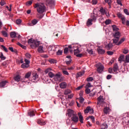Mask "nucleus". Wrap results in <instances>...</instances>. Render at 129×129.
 I'll list each match as a JSON object with an SVG mask.
<instances>
[{"instance_id": "f257e3e1", "label": "nucleus", "mask_w": 129, "mask_h": 129, "mask_svg": "<svg viewBox=\"0 0 129 129\" xmlns=\"http://www.w3.org/2000/svg\"><path fill=\"white\" fill-rule=\"evenodd\" d=\"M34 7L35 9H37V12L38 13V14H37V17L38 18V19H42V18H43V16L40 15L39 14H43V13H44L46 10V8L45 7L44 4H36Z\"/></svg>"}, {"instance_id": "f03ea898", "label": "nucleus", "mask_w": 129, "mask_h": 129, "mask_svg": "<svg viewBox=\"0 0 129 129\" xmlns=\"http://www.w3.org/2000/svg\"><path fill=\"white\" fill-rule=\"evenodd\" d=\"M97 71L98 73H101L103 71V70L104 69V66L102 65L101 63H98L97 64Z\"/></svg>"}, {"instance_id": "7ed1b4c3", "label": "nucleus", "mask_w": 129, "mask_h": 129, "mask_svg": "<svg viewBox=\"0 0 129 129\" xmlns=\"http://www.w3.org/2000/svg\"><path fill=\"white\" fill-rule=\"evenodd\" d=\"M97 104H104L105 103V99L103 97V96H100L97 98Z\"/></svg>"}, {"instance_id": "20e7f679", "label": "nucleus", "mask_w": 129, "mask_h": 129, "mask_svg": "<svg viewBox=\"0 0 129 129\" xmlns=\"http://www.w3.org/2000/svg\"><path fill=\"white\" fill-rule=\"evenodd\" d=\"M98 18V15L97 14L93 13V14H91V20L93 21L94 23L96 22V20Z\"/></svg>"}, {"instance_id": "39448f33", "label": "nucleus", "mask_w": 129, "mask_h": 129, "mask_svg": "<svg viewBox=\"0 0 129 129\" xmlns=\"http://www.w3.org/2000/svg\"><path fill=\"white\" fill-rule=\"evenodd\" d=\"M113 36L114 38H120L121 37V33L119 31H116L113 33Z\"/></svg>"}, {"instance_id": "423d86ee", "label": "nucleus", "mask_w": 129, "mask_h": 129, "mask_svg": "<svg viewBox=\"0 0 129 129\" xmlns=\"http://www.w3.org/2000/svg\"><path fill=\"white\" fill-rule=\"evenodd\" d=\"M72 116L71 119L73 121H74V122H77L78 121V116H77L76 113L73 114Z\"/></svg>"}, {"instance_id": "0eeeda50", "label": "nucleus", "mask_w": 129, "mask_h": 129, "mask_svg": "<svg viewBox=\"0 0 129 129\" xmlns=\"http://www.w3.org/2000/svg\"><path fill=\"white\" fill-rule=\"evenodd\" d=\"M53 48L54 47L53 46H49L47 48L48 53L52 54H54V52H55V51L53 49Z\"/></svg>"}, {"instance_id": "6e6552de", "label": "nucleus", "mask_w": 129, "mask_h": 129, "mask_svg": "<svg viewBox=\"0 0 129 129\" xmlns=\"http://www.w3.org/2000/svg\"><path fill=\"white\" fill-rule=\"evenodd\" d=\"M39 45H40V42L37 40H35L33 43V45H31V48L34 49V48L39 47Z\"/></svg>"}, {"instance_id": "1a4fd4ad", "label": "nucleus", "mask_w": 129, "mask_h": 129, "mask_svg": "<svg viewBox=\"0 0 129 129\" xmlns=\"http://www.w3.org/2000/svg\"><path fill=\"white\" fill-rule=\"evenodd\" d=\"M32 78L34 81H36V80H38V79L39 78V75L37 73H34L32 74Z\"/></svg>"}, {"instance_id": "9d476101", "label": "nucleus", "mask_w": 129, "mask_h": 129, "mask_svg": "<svg viewBox=\"0 0 129 129\" xmlns=\"http://www.w3.org/2000/svg\"><path fill=\"white\" fill-rule=\"evenodd\" d=\"M68 114L69 116H70V117H71V116H73V114H75V113H74V111L70 109L68 110Z\"/></svg>"}, {"instance_id": "9b49d317", "label": "nucleus", "mask_w": 129, "mask_h": 129, "mask_svg": "<svg viewBox=\"0 0 129 129\" xmlns=\"http://www.w3.org/2000/svg\"><path fill=\"white\" fill-rule=\"evenodd\" d=\"M93 22V20H91V19L89 18V19H88V21H87L86 23V25L87 26V27L92 26Z\"/></svg>"}, {"instance_id": "f8f14e48", "label": "nucleus", "mask_w": 129, "mask_h": 129, "mask_svg": "<svg viewBox=\"0 0 129 129\" xmlns=\"http://www.w3.org/2000/svg\"><path fill=\"white\" fill-rule=\"evenodd\" d=\"M113 71L114 72V73H116L117 71H118V66H117V63H115L114 65Z\"/></svg>"}, {"instance_id": "ddd939ff", "label": "nucleus", "mask_w": 129, "mask_h": 129, "mask_svg": "<svg viewBox=\"0 0 129 129\" xmlns=\"http://www.w3.org/2000/svg\"><path fill=\"white\" fill-rule=\"evenodd\" d=\"M37 123L40 124V125H45L46 124L45 121L41 119L37 120Z\"/></svg>"}, {"instance_id": "4468645a", "label": "nucleus", "mask_w": 129, "mask_h": 129, "mask_svg": "<svg viewBox=\"0 0 129 129\" xmlns=\"http://www.w3.org/2000/svg\"><path fill=\"white\" fill-rule=\"evenodd\" d=\"M35 39H33V38H31L28 40V43L30 45V46L31 47V45H34V43H35Z\"/></svg>"}, {"instance_id": "2eb2a0df", "label": "nucleus", "mask_w": 129, "mask_h": 129, "mask_svg": "<svg viewBox=\"0 0 129 129\" xmlns=\"http://www.w3.org/2000/svg\"><path fill=\"white\" fill-rule=\"evenodd\" d=\"M78 114L79 115V118L80 122H81V123H83V116L81 115V113L79 112Z\"/></svg>"}, {"instance_id": "dca6fc26", "label": "nucleus", "mask_w": 129, "mask_h": 129, "mask_svg": "<svg viewBox=\"0 0 129 129\" xmlns=\"http://www.w3.org/2000/svg\"><path fill=\"white\" fill-rule=\"evenodd\" d=\"M97 51L99 54H100V55H103V54L105 53V50H104V49L99 48L97 49Z\"/></svg>"}, {"instance_id": "f3484780", "label": "nucleus", "mask_w": 129, "mask_h": 129, "mask_svg": "<svg viewBox=\"0 0 129 129\" xmlns=\"http://www.w3.org/2000/svg\"><path fill=\"white\" fill-rule=\"evenodd\" d=\"M112 43H109L107 45L105 46V48L107 49V50H110L111 48H112Z\"/></svg>"}, {"instance_id": "a211bd4d", "label": "nucleus", "mask_w": 129, "mask_h": 129, "mask_svg": "<svg viewBox=\"0 0 129 129\" xmlns=\"http://www.w3.org/2000/svg\"><path fill=\"white\" fill-rule=\"evenodd\" d=\"M59 86L60 88H62L63 89L64 88H66V87L67 86V84H66V83H64V82L61 83L59 84Z\"/></svg>"}, {"instance_id": "6ab92c4d", "label": "nucleus", "mask_w": 129, "mask_h": 129, "mask_svg": "<svg viewBox=\"0 0 129 129\" xmlns=\"http://www.w3.org/2000/svg\"><path fill=\"white\" fill-rule=\"evenodd\" d=\"M60 78H61V75H60V73L54 75V79H57L58 81H59Z\"/></svg>"}, {"instance_id": "aec40b11", "label": "nucleus", "mask_w": 129, "mask_h": 129, "mask_svg": "<svg viewBox=\"0 0 129 129\" xmlns=\"http://www.w3.org/2000/svg\"><path fill=\"white\" fill-rule=\"evenodd\" d=\"M8 83L7 81H3L0 83V87L2 88L3 87H5L6 86V84Z\"/></svg>"}, {"instance_id": "412c9836", "label": "nucleus", "mask_w": 129, "mask_h": 129, "mask_svg": "<svg viewBox=\"0 0 129 129\" xmlns=\"http://www.w3.org/2000/svg\"><path fill=\"white\" fill-rule=\"evenodd\" d=\"M46 3L50 7L54 6V2L52 0H46Z\"/></svg>"}, {"instance_id": "4be33fe9", "label": "nucleus", "mask_w": 129, "mask_h": 129, "mask_svg": "<svg viewBox=\"0 0 129 129\" xmlns=\"http://www.w3.org/2000/svg\"><path fill=\"white\" fill-rule=\"evenodd\" d=\"M119 40V38L114 37L113 39V44H116V45H117L118 44V41Z\"/></svg>"}, {"instance_id": "5701e85b", "label": "nucleus", "mask_w": 129, "mask_h": 129, "mask_svg": "<svg viewBox=\"0 0 129 129\" xmlns=\"http://www.w3.org/2000/svg\"><path fill=\"white\" fill-rule=\"evenodd\" d=\"M124 41H125V38L122 37L120 40V41L118 42V43L117 44V45L119 46V45H121V44H122V43H123V42H124Z\"/></svg>"}, {"instance_id": "b1692460", "label": "nucleus", "mask_w": 129, "mask_h": 129, "mask_svg": "<svg viewBox=\"0 0 129 129\" xmlns=\"http://www.w3.org/2000/svg\"><path fill=\"white\" fill-rule=\"evenodd\" d=\"M21 67L23 69H25L26 68H29V67H30V64L24 63L21 65Z\"/></svg>"}, {"instance_id": "393cba45", "label": "nucleus", "mask_w": 129, "mask_h": 129, "mask_svg": "<svg viewBox=\"0 0 129 129\" xmlns=\"http://www.w3.org/2000/svg\"><path fill=\"white\" fill-rule=\"evenodd\" d=\"M14 80L17 82H19V81L21 80V76H20V75L16 76L15 77H14Z\"/></svg>"}, {"instance_id": "a878e982", "label": "nucleus", "mask_w": 129, "mask_h": 129, "mask_svg": "<svg viewBox=\"0 0 129 129\" xmlns=\"http://www.w3.org/2000/svg\"><path fill=\"white\" fill-rule=\"evenodd\" d=\"M72 91H71L70 89H67L64 91V94L65 95H68V94H70L71 93H72Z\"/></svg>"}, {"instance_id": "bb28decb", "label": "nucleus", "mask_w": 129, "mask_h": 129, "mask_svg": "<svg viewBox=\"0 0 129 129\" xmlns=\"http://www.w3.org/2000/svg\"><path fill=\"white\" fill-rule=\"evenodd\" d=\"M118 61L120 62V63H121L122 61L124 62V55H121L120 57L118 58Z\"/></svg>"}, {"instance_id": "cd10ccee", "label": "nucleus", "mask_w": 129, "mask_h": 129, "mask_svg": "<svg viewBox=\"0 0 129 129\" xmlns=\"http://www.w3.org/2000/svg\"><path fill=\"white\" fill-rule=\"evenodd\" d=\"M109 107H106L104 108V112L106 114H107V113H109Z\"/></svg>"}, {"instance_id": "c85d7f7f", "label": "nucleus", "mask_w": 129, "mask_h": 129, "mask_svg": "<svg viewBox=\"0 0 129 129\" xmlns=\"http://www.w3.org/2000/svg\"><path fill=\"white\" fill-rule=\"evenodd\" d=\"M85 73V72H84V71L78 73L77 74V77H80V76H82V75H84Z\"/></svg>"}, {"instance_id": "c756f323", "label": "nucleus", "mask_w": 129, "mask_h": 129, "mask_svg": "<svg viewBox=\"0 0 129 129\" xmlns=\"http://www.w3.org/2000/svg\"><path fill=\"white\" fill-rule=\"evenodd\" d=\"M112 27L113 32H118L119 30V29H118V28H117V27H116L115 25H112Z\"/></svg>"}, {"instance_id": "7c9ffc66", "label": "nucleus", "mask_w": 129, "mask_h": 129, "mask_svg": "<svg viewBox=\"0 0 129 129\" xmlns=\"http://www.w3.org/2000/svg\"><path fill=\"white\" fill-rule=\"evenodd\" d=\"M10 37H11V38H16V37H17V34L15 32H12L10 33Z\"/></svg>"}, {"instance_id": "2f4dec72", "label": "nucleus", "mask_w": 129, "mask_h": 129, "mask_svg": "<svg viewBox=\"0 0 129 129\" xmlns=\"http://www.w3.org/2000/svg\"><path fill=\"white\" fill-rule=\"evenodd\" d=\"M38 51L39 52V53H44V50H43V46H39L38 48Z\"/></svg>"}, {"instance_id": "473e14b6", "label": "nucleus", "mask_w": 129, "mask_h": 129, "mask_svg": "<svg viewBox=\"0 0 129 129\" xmlns=\"http://www.w3.org/2000/svg\"><path fill=\"white\" fill-rule=\"evenodd\" d=\"M28 114L29 116H35V111H30Z\"/></svg>"}, {"instance_id": "72a5a7b5", "label": "nucleus", "mask_w": 129, "mask_h": 129, "mask_svg": "<svg viewBox=\"0 0 129 129\" xmlns=\"http://www.w3.org/2000/svg\"><path fill=\"white\" fill-rule=\"evenodd\" d=\"M3 36H4V37H5L6 38L8 37V32L7 31H2L1 32Z\"/></svg>"}, {"instance_id": "f704fd0d", "label": "nucleus", "mask_w": 129, "mask_h": 129, "mask_svg": "<svg viewBox=\"0 0 129 129\" xmlns=\"http://www.w3.org/2000/svg\"><path fill=\"white\" fill-rule=\"evenodd\" d=\"M17 45H18V46H20V47H21V48H22L24 50H26V49H27V47L26 46L23 45V44H21V43H20V42H18Z\"/></svg>"}, {"instance_id": "c9c22d12", "label": "nucleus", "mask_w": 129, "mask_h": 129, "mask_svg": "<svg viewBox=\"0 0 129 129\" xmlns=\"http://www.w3.org/2000/svg\"><path fill=\"white\" fill-rule=\"evenodd\" d=\"M100 13H101V15H105V10L101 7L100 10Z\"/></svg>"}, {"instance_id": "e433bc0d", "label": "nucleus", "mask_w": 129, "mask_h": 129, "mask_svg": "<svg viewBox=\"0 0 129 129\" xmlns=\"http://www.w3.org/2000/svg\"><path fill=\"white\" fill-rule=\"evenodd\" d=\"M48 76L50 77V78H53L55 77V75L51 72H50L48 73Z\"/></svg>"}, {"instance_id": "4c0bfd02", "label": "nucleus", "mask_w": 129, "mask_h": 129, "mask_svg": "<svg viewBox=\"0 0 129 129\" xmlns=\"http://www.w3.org/2000/svg\"><path fill=\"white\" fill-rule=\"evenodd\" d=\"M31 74H32V73L31 72H28L25 76V78H29L30 77H31Z\"/></svg>"}, {"instance_id": "58836bf2", "label": "nucleus", "mask_w": 129, "mask_h": 129, "mask_svg": "<svg viewBox=\"0 0 129 129\" xmlns=\"http://www.w3.org/2000/svg\"><path fill=\"white\" fill-rule=\"evenodd\" d=\"M74 55H77L79 53H80V50H79V48H77L76 49H75L74 50Z\"/></svg>"}, {"instance_id": "ea45409f", "label": "nucleus", "mask_w": 129, "mask_h": 129, "mask_svg": "<svg viewBox=\"0 0 129 129\" xmlns=\"http://www.w3.org/2000/svg\"><path fill=\"white\" fill-rule=\"evenodd\" d=\"M102 126V128H101V129H106L107 128V127H108V126L105 123H103Z\"/></svg>"}, {"instance_id": "a19ab883", "label": "nucleus", "mask_w": 129, "mask_h": 129, "mask_svg": "<svg viewBox=\"0 0 129 129\" xmlns=\"http://www.w3.org/2000/svg\"><path fill=\"white\" fill-rule=\"evenodd\" d=\"M90 110V106H88L86 109L84 110L85 113H88Z\"/></svg>"}, {"instance_id": "79ce46f5", "label": "nucleus", "mask_w": 129, "mask_h": 129, "mask_svg": "<svg viewBox=\"0 0 129 129\" xmlns=\"http://www.w3.org/2000/svg\"><path fill=\"white\" fill-rule=\"evenodd\" d=\"M1 47H2V48H3V49L4 50V51H5V52H6L7 53H8V52H9L8 48H7V47H6V46H5L4 45H2Z\"/></svg>"}, {"instance_id": "37998d69", "label": "nucleus", "mask_w": 129, "mask_h": 129, "mask_svg": "<svg viewBox=\"0 0 129 129\" xmlns=\"http://www.w3.org/2000/svg\"><path fill=\"white\" fill-rule=\"evenodd\" d=\"M92 87V86L91 85V84L90 83H88L85 86V88H90V87Z\"/></svg>"}, {"instance_id": "c03bdc74", "label": "nucleus", "mask_w": 129, "mask_h": 129, "mask_svg": "<svg viewBox=\"0 0 129 129\" xmlns=\"http://www.w3.org/2000/svg\"><path fill=\"white\" fill-rule=\"evenodd\" d=\"M79 99V101H80V103H83V102L84 101V98H83V97H80Z\"/></svg>"}, {"instance_id": "a18cd8bd", "label": "nucleus", "mask_w": 129, "mask_h": 129, "mask_svg": "<svg viewBox=\"0 0 129 129\" xmlns=\"http://www.w3.org/2000/svg\"><path fill=\"white\" fill-rule=\"evenodd\" d=\"M26 57L27 58V59H31V57H32V55L30 54L29 53H27L25 54Z\"/></svg>"}, {"instance_id": "49530a36", "label": "nucleus", "mask_w": 129, "mask_h": 129, "mask_svg": "<svg viewBox=\"0 0 129 129\" xmlns=\"http://www.w3.org/2000/svg\"><path fill=\"white\" fill-rule=\"evenodd\" d=\"M38 23V20L37 19H34L32 21V24L34 25H36Z\"/></svg>"}, {"instance_id": "de8ad7c7", "label": "nucleus", "mask_w": 129, "mask_h": 129, "mask_svg": "<svg viewBox=\"0 0 129 129\" xmlns=\"http://www.w3.org/2000/svg\"><path fill=\"white\" fill-rule=\"evenodd\" d=\"M49 63H51V64H54V63H56V60L54 59H50L48 60Z\"/></svg>"}, {"instance_id": "09e8293b", "label": "nucleus", "mask_w": 129, "mask_h": 129, "mask_svg": "<svg viewBox=\"0 0 129 129\" xmlns=\"http://www.w3.org/2000/svg\"><path fill=\"white\" fill-rule=\"evenodd\" d=\"M124 62H127L129 63V55H127L125 56V59L124 60Z\"/></svg>"}, {"instance_id": "8fccbe9b", "label": "nucleus", "mask_w": 129, "mask_h": 129, "mask_svg": "<svg viewBox=\"0 0 129 129\" xmlns=\"http://www.w3.org/2000/svg\"><path fill=\"white\" fill-rule=\"evenodd\" d=\"M62 72L64 75H69V73L67 71H65L63 69H62Z\"/></svg>"}, {"instance_id": "3c124183", "label": "nucleus", "mask_w": 129, "mask_h": 129, "mask_svg": "<svg viewBox=\"0 0 129 129\" xmlns=\"http://www.w3.org/2000/svg\"><path fill=\"white\" fill-rule=\"evenodd\" d=\"M110 23H111V20H106L105 21V25H109V24H110Z\"/></svg>"}, {"instance_id": "603ef678", "label": "nucleus", "mask_w": 129, "mask_h": 129, "mask_svg": "<svg viewBox=\"0 0 129 129\" xmlns=\"http://www.w3.org/2000/svg\"><path fill=\"white\" fill-rule=\"evenodd\" d=\"M0 58L2 60H6V57L4 56V54H3V53H1Z\"/></svg>"}, {"instance_id": "864d4df0", "label": "nucleus", "mask_w": 129, "mask_h": 129, "mask_svg": "<svg viewBox=\"0 0 129 129\" xmlns=\"http://www.w3.org/2000/svg\"><path fill=\"white\" fill-rule=\"evenodd\" d=\"M63 53V51L61 50H58L57 52H56L57 55H62V53Z\"/></svg>"}, {"instance_id": "5fc2aeb1", "label": "nucleus", "mask_w": 129, "mask_h": 129, "mask_svg": "<svg viewBox=\"0 0 129 129\" xmlns=\"http://www.w3.org/2000/svg\"><path fill=\"white\" fill-rule=\"evenodd\" d=\"M90 89H89L88 88H86L85 92L87 94H89L90 93Z\"/></svg>"}, {"instance_id": "6e6d98bb", "label": "nucleus", "mask_w": 129, "mask_h": 129, "mask_svg": "<svg viewBox=\"0 0 129 129\" xmlns=\"http://www.w3.org/2000/svg\"><path fill=\"white\" fill-rule=\"evenodd\" d=\"M116 3L117 5H119V6H121V7H122V4L121 3V1L120 0H117Z\"/></svg>"}, {"instance_id": "4d7b16f0", "label": "nucleus", "mask_w": 129, "mask_h": 129, "mask_svg": "<svg viewBox=\"0 0 129 129\" xmlns=\"http://www.w3.org/2000/svg\"><path fill=\"white\" fill-rule=\"evenodd\" d=\"M22 23V20L21 19H17L16 20V24H17V25H20V24Z\"/></svg>"}, {"instance_id": "13d9d810", "label": "nucleus", "mask_w": 129, "mask_h": 129, "mask_svg": "<svg viewBox=\"0 0 129 129\" xmlns=\"http://www.w3.org/2000/svg\"><path fill=\"white\" fill-rule=\"evenodd\" d=\"M123 54H127L128 53V49L124 48L123 50Z\"/></svg>"}, {"instance_id": "bf43d9fd", "label": "nucleus", "mask_w": 129, "mask_h": 129, "mask_svg": "<svg viewBox=\"0 0 129 129\" xmlns=\"http://www.w3.org/2000/svg\"><path fill=\"white\" fill-rule=\"evenodd\" d=\"M90 118H91L92 122H95V118H94V116H90Z\"/></svg>"}, {"instance_id": "052dcab7", "label": "nucleus", "mask_w": 129, "mask_h": 129, "mask_svg": "<svg viewBox=\"0 0 129 129\" xmlns=\"http://www.w3.org/2000/svg\"><path fill=\"white\" fill-rule=\"evenodd\" d=\"M124 13L127 15V16H129V12H128V10H127V9H124L123 10Z\"/></svg>"}, {"instance_id": "680f3d73", "label": "nucleus", "mask_w": 129, "mask_h": 129, "mask_svg": "<svg viewBox=\"0 0 129 129\" xmlns=\"http://www.w3.org/2000/svg\"><path fill=\"white\" fill-rule=\"evenodd\" d=\"M92 81H93V78L92 77H89L87 79V81H88V82H90Z\"/></svg>"}, {"instance_id": "e2e57ef3", "label": "nucleus", "mask_w": 129, "mask_h": 129, "mask_svg": "<svg viewBox=\"0 0 129 129\" xmlns=\"http://www.w3.org/2000/svg\"><path fill=\"white\" fill-rule=\"evenodd\" d=\"M69 51V49H68V48L67 47H66L64 49V53L65 54H67V53H68Z\"/></svg>"}, {"instance_id": "0e129e2a", "label": "nucleus", "mask_w": 129, "mask_h": 129, "mask_svg": "<svg viewBox=\"0 0 129 129\" xmlns=\"http://www.w3.org/2000/svg\"><path fill=\"white\" fill-rule=\"evenodd\" d=\"M76 56L77 57H78L79 58H81V57H82V56H83V54H82V53H78V54H77Z\"/></svg>"}, {"instance_id": "69168bd1", "label": "nucleus", "mask_w": 129, "mask_h": 129, "mask_svg": "<svg viewBox=\"0 0 129 129\" xmlns=\"http://www.w3.org/2000/svg\"><path fill=\"white\" fill-rule=\"evenodd\" d=\"M107 53L108 54V55H109L110 56H111V55H113V52L111 51H107Z\"/></svg>"}, {"instance_id": "338daca9", "label": "nucleus", "mask_w": 129, "mask_h": 129, "mask_svg": "<svg viewBox=\"0 0 129 129\" xmlns=\"http://www.w3.org/2000/svg\"><path fill=\"white\" fill-rule=\"evenodd\" d=\"M87 52L89 53V54H91L92 55V54H93V50H92V49L91 50H87Z\"/></svg>"}, {"instance_id": "774afa93", "label": "nucleus", "mask_w": 129, "mask_h": 129, "mask_svg": "<svg viewBox=\"0 0 129 129\" xmlns=\"http://www.w3.org/2000/svg\"><path fill=\"white\" fill-rule=\"evenodd\" d=\"M93 5H96L97 4V0H92Z\"/></svg>"}]
</instances>
